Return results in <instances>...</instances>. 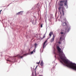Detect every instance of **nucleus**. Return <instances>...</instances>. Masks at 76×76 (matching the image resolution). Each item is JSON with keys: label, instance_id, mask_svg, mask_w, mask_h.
Segmentation results:
<instances>
[{"label": "nucleus", "instance_id": "1", "mask_svg": "<svg viewBox=\"0 0 76 76\" xmlns=\"http://www.w3.org/2000/svg\"><path fill=\"white\" fill-rule=\"evenodd\" d=\"M62 25H63V26H65L66 25V26L65 27L62 28L61 30L60 34H61V35L64 34V32H69V31H70V28L69 26L67 25V23H66V22L63 23Z\"/></svg>", "mask_w": 76, "mask_h": 76}, {"label": "nucleus", "instance_id": "2", "mask_svg": "<svg viewBox=\"0 0 76 76\" xmlns=\"http://www.w3.org/2000/svg\"><path fill=\"white\" fill-rule=\"evenodd\" d=\"M64 1H60L59 5L60 6H63V3L64 2Z\"/></svg>", "mask_w": 76, "mask_h": 76}, {"label": "nucleus", "instance_id": "3", "mask_svg": "<svg viewBox=\"0 0 76 76\" xmlns=\"http://www.w3.org/2000/svg\"><path fill=\"white\" fill-rule=\"evenodd\" d=\"M65 11V8H64H64H63V9H62V15L63 16H64V12H66Z\"/></svg>", "mask_w": 76, "mask_h": 76}, {"label": "nucleus", "instance_id": "4", "mask_svg": "<svg viewBox=\"0 0 76 76\" xmlns=\"http://www.w3.org/2000/svg\"><path fill=\"white\" fill-rule=\"evenodd\" d=\"M17 57H18V58H22L23 57V56H21V55H18L17 56Z\"/></svg>", "mask_w": 76, "mask_h": 76}, {"label": "nucleus", "instance_id": "5", "mask_svg": "<svg viewBox=\"0 0 76 76\" xmlns=\"http://www.w3.org/2000/svg\"><path fill=\"white\" fill-rule=\"evenodd\" d=\"M23 13V12H22V11H20V12H18L17 14V15H22Z\"/></svg>", "mask_w": 76, "mask_h": 76}, {"label": "nucleus", "instance_id": "6", "mask_svg": "<svg viewBox=\"0 0 76 76\" xmlns=\"http://www.w3.org/2000/svg\"><path fill=\"white\" fill-rule=\"evenodd\" d=\"M40 65L41 66V67H43V66H44V63H43V61H42L41 62Z\"/></svg>", "mask_w": 76, "mask_h": 76}, {"label": "nucleus", "instance_id": "7", "mask_svg": "<svg viewBox=\"0 0 76 76\" xmlns=\"http://www.w3.org/2000/svg\"><path fill=\"white\" fill-rule=\"evenodd\" d=\"M46 42H47V41H46L43 44V48H44L45 47H46V45H45V43H46Z\"/></svg>", "mask_w": 76, "mask_h": 76}, {"label": "nucleus", "instance_id": "8", "mask_svg": "<svg viewBox=\"0 0 76 76\" xmlns=\"http://www.w3.org/2000/svg\"><path fill=\"white\" fill-rule=\"evenodd\" d=\"M67 0L65 1V2L64 3L65 6H67Z\"/></svg>", "mask_w": 76, "mask_h": 76}, {"label": "nucleus", "instance_id": "9", "mask_svg": "<svg viewBox=\"0 0 76 76\" xmlns=\"http://www.w3.org/2000/svg\"><path fill=\"white\" fill-rule=\"evenodd\" d=\"M64 7H59V11H60V10H61V9H62L63 8H64Z\"/></svg>", "mask_w": 76, "mask_h": 76}, {"label": "nucleus", "instance_id": "10", "mask_svg": "<svg viewBox=\"0 0 76 76\" xmlns=\"http://www.w3.org/2000/svg\"><path fill=\"white\" fill-rule=\"evenodd\" d=\"M54 41V38H52L51 40H50V42H53Z\"/></svg>", "mask_w": 76, "mask_h": 76}, {"label": "nucleus", "instance_id": "11", "mask_svg": "<svg viewBox=\"0 0 76 76\" xmlns=\"http://www.w3.org/2000/svg\"><path fill=\"white\" fill-rule=\"evenodd\" d=\"M52 34H53V33L52 32H50L49 34V35L50 37H51V36L52 35Z\"/></svg>", "mask_w": 76, "mask_h": 76}, {"label": "nucleus", "instance_id": "12", "mask_svg": "<svg viewBox=\"0 0 76 76\" xmlns=\"http://www.w3.org/2000/svg\"><path fill=\"white\" fill-rule=\"evenodd\" d=\"M35 48L34 49V50H33V51L31 52V54H32L34 52L35 53Z\"/></svg>", "mask_w": 76, "mask_h": 76}, {"label": "nucleus", "instance_id": "13", "mask_svg": "<svg viewBox=\"0 0 76 76\" xmlns=\"http://www.w3.org/2000/svg\"><path fill=\"white\" fill-rule=\"evenodd\" d=\"M63 41V38L62 37H61L60 38V41Z\"/></svg>", "mask_w": 76, "mask_h": 76}, {"label": "nucleus", "instance_id": "14", "mask_svg": "<svg viewBox=\"0 0 76 76\" xmlns=\"http://www.w3.org/2000/svg\"><path fill=\"white\" fill-rule=\"evenodd\" d=\"M53 38H55V37H56V34L54 35V34H53Z\"/></svg>", "mask_w": 76, "mask_h": 76}, {"label": "nucleus", "instance_id": "15", "mask_svg": "<svg viewBox=\"0 0 76 76\" xmlns=\"http://www.w3.org/2000/svg\"><path fill=\"white\" fill-rule=\"evenodd\" d=\"M59 12L60 13V15H61V16L60 17L61 19V16H62V15H61V12H60V11H59Z\"/></svg>", "mask_w": 76, "mask_h": 76}, {"label": "nucleus", "instance_id": "16", "mask_svg": "<svg viewBox=\"0 0 76 76\" xmlns=\"http://www.w3.org/2000/svg\"><path fill=\"white\" fill-rule=\"evenodd\" d=\"M34 46H35V48H36V47H37V44L35 43L34 44Z\"/></svg>", "mask_w": 76, "mask_h": 76}, {"label": "nucleus", "instance_id": "17", "mask_svg": "<svg viewBox=\"0 0 76 76\" xmlns=\"http://www.w3.org/2000/svg\"><path fill=\"white\" fill-rule=\"evenodd\" d=\"M64 20L65 21V22L66 21V18H64Z\"/></svg>", "mask_w": 76, "mask_h": 76}, {"label": "nucleus", "instance_id": "18", "mask_svg": "<svg viewBox=\"0 0 76 76\" xmlns=\"http://www.w3.org/2000/svg\"><path fill=\"white\" fill-rule=\"evenodd\" d=\"M7 61H10V62H12L10 60H7Z\"/></svg>", "mask_w": 76, "mask_h": 76}, {"label": "nucleus", "instance_id": "19", "mask_svg": "<svg viewBox=\"0 0 76 76\" xmlns=\"http://www.w3.org/2000/svg\"><path fill=\"white\" fill-rule=\"evenodd\" d=\"M27 56V54H26L23 55V56Z\"/></svg>", "mask_w": 76, "mask_h": 76}, {"label": "nucleus", "instance_id": "20", "mask_svg": "<svg viewBox=\"0 0 76 76\" xmlns=\"http://www.w3.org/2000/svg\"><path fill=\"white\" fill-rule=\"evenodd\" d=\"M40 61H39V62H37L36 63L37 64H39V63H40Z\"/></svg>", "mask_w": 76, "mask_h": 76}, {"label": "nucleus", "instance_id": "21", "mask_svg": "<svg viewBox=\"0 0 76 76\" xmlns=\"http://www.w3.org/2000/svg\"><path fill=\"white\" fill-rule=\"evenodd\" d=\"M41 28H42V24L41 25Z\"/></svg>", "mask_w": 76, "mask_h": 76}, {"label": "nucleus", "instance_id": "22", "mask_svg": "<svg viewBox=\"0 0 76 76\" xmlns=\"http://www.w3.org/2000/svg\"><path fill=\"white\" fill-rule=\"evenodd\" d=\"M58 43L59 44H61V42H58Z\"/></svg>", "mask_w": 76, "mask_h": 76}, {"label": "nucleus", "instance_id": "23", "mask_svg": "<svg viewBox=\"0 0 76 76\" xmlns=\"http://www.w3.org/2000/svg\"><path fill=\"white\" fill-rule=\"evenodd\" d=\"M45 36H44L43 37V38H45Z\"/></svg>", "mask_w": 76, "mask_h": 76}, {"label": "nucleus", "instance_id": "24", "mask_svg": "<svg viewBox=\"0 0 76 76\" xmlns=\"http://www.w3.org/2000/svg\"><path fill=\"white\" fill-rule=\"evenodd\" d=\"M60 62H61V63H63L62 62V61H60Z\"/></svg>", "mask_w": 76, "mask_h": 76}, {"label": "nucleus", "instance_id": "25", "mask_svg": "<svg viewBox=\"0 0 76 76\" xmlns=\"http://www.w3.org/2000/svg\"><path fill=\"white\" fill-rule=\"evenodd\" d=\"M1 11H2V10H0V12H1Z\"/></svg>", "mask_w": 76, "mask_h": 76}, {"label": "nucleus", "instance_id": "26", "mask_svg": "<svg viewBox=\"0 0 76 76\" xmlns=\"http://www.w3.org/2000/svg\"><path fill=\"white\" fill-rule=\"evenodd\" d=\"M11 4V3L10 4H9V5H8V6H9V5H10V4Z\"/></svg>", "mask_w": 76, "mask_h": 76}, {"label": "nucleus", "instance_id": "27", "mask_svg": "<svg viewBox=\"0 0 76 76\" xmlns=\"http://www.w3.org/2000/svg\"><path fill=\"white\" fill-rule=\"evenodd\" d=\"M0 13H1V12H0Z\"/></svg>", "mask_w": 76, "mask_h": 76}, {"label": "nucleus", "instance_id": "28", "mask_svg": "<svg viewBox=\"0 0 76 76\" xmlns=\"http://www.w3.org/2000/svg\"><path fill=\"white\" fill-rule=\"evenodd\" d=\"M37 67V66L36 67V68Z\"/></svg>", "mask_w": 76, "mask_h": 76}]
</instances>
